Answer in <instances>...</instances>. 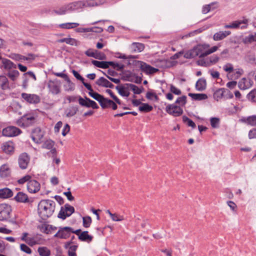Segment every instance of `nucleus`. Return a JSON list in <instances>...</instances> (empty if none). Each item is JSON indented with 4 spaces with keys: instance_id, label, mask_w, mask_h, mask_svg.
<instances>
[{
    "instance_id": "f257e3e1",
    "label": "nucleus",
    "mask_w": 256,
    "mask_h": 256,
    "mask_svg": "<svg viewBox=\"0 0 256 256\" xmlns=\"http://www.w3.org/2000/svg\"><path fill=\"white\" fill-rule=\"evenodd\" d=\"M56 208V202L50 200H41L38 206V212L40 217L42 220H46L54 214Z\"/></svg>"
},
{
    "instance_id": "f03ea898",
    "label": "nucleus",
    "mask_w": 256,
    "mask_h": 256,
    "mask_svg": "<svg viewBox=\"0 0 256 256\" xmlns=\"http://www.w3.org/2000/svg\"><path fill=\"white\" fill-rule=\"evenodd\" d=\"M223 70L228 72L227 76L229 80H237L243 74L244 70L239 68L234 70L232 64L227 63L223 66Z\"/></svg>"
},
{
    "instance_id": "7ed1b4c3",
    "label": "nucleus",
    "mask_w": 256,
    "mask_h": 256,
    "mask_svg": "<svg viewBox=\"0 0 256 256\" xmlns=\"http://www.w3.org/2000/svg\"><path fill=\"white\" fill-rule=\"evenodd\" d=\"M12 206L6 204H0V221H8L10 218Z\"/></svg>"
},
{
    "instance_id": "20e7f679",
    "label": "nucleus",
    "mask_w": 256,
    "mask_h": 256,
    "mask_svg": "<svg viewBox=\"0 0 256 256\" xmlns=\"http://www.w3.org/2000/svg\"><path fill=\"white\" fill-rule=\"evenodd\" d=\"M36 122V118L31 114H25L17 120V124L22 127H28Z\"/></svg>"
},
{
    "instance_id": "39448f33",
    "label": "nucleus",
    "mask_w": 256,
    "mask_h": 256,
    "mask_svg": "<svg viewBox=\"0 0 256 256\" xmlns=\"http://www.w3.org/2000/svg\"><path fill=\"white\" fill-rule=\"evenodd\" d=\"M166 111L169 114L175 117L179 116L183 113V110L180 106L176 104H168L166 108Z\"/></svg>"
},
{
    "instance_id": "423d86ee",
    "label": "nucleus",
    "mask_w": 256,
    "mask_h": 256,
    "mask_svg": "<svg viewBox=\"0 0 256 256\" xmlns=\"http://www.w3.org/2000/svg\"><path fill=\"white\" fill-rule=\"evenodd\" d=\"M60 82L57 79L49 80L48 83L49 91L54 95L58 94L60 92Z\"/></svg>"
},
{
    "instance_id": "0eeeda50",
    "label": "nucleus",
    "mask_w": 256,
    "mask_h": 256,
    "mask_svg": "<svg viewBox=\"0 0 256 256\" xmlns=\"http://www.w3.org/2000/svg\"><path fill=\"white\" fill-rule=\"evenodd\" d=\"M72 228L70 226L60 227L58 232L54 235V238L60 239H67L72 234Z\"/></svg>"
},
{
    "instance_id": "6e6552de",
    "label": "nucleus",
    "mask_w": 256,
    "mask_h": 256,
    "mask_svg": "<svg viewBox=\"0 0 256 256\" xmlns=\"http://www.w3.org/2000/svg\"><path fill=\"white\" fill-rule=\"evenodd\" d=\"M22 133L21 130L14 126H9L2 130V134L4 136L14 137Z\"/></svg>"
},
{
    "instance_id": "1a4fd4ad",
    "label": "nucleus",
    "mask_w": 256,
    "mask_h": 256,
    "mask_svg": "<svg viewBox=\"0 0 256 256\" xmlns=\"http://www.w3.org/2000/svg\"><path fill=\"white\" fill-rule=\"evenodd\" d=\"M21 96L25 102L30 104H38L40 101V97L36 94L23 92L21 94Z\"/></svg>"
},
{
    "instance_id": "9d476101",
    "label": "nucleus",
    "mask_w": 256,
    "mask_h": 256,
    "mask_svg": "<svg viewBox=\"0 0 256 256\" xmlns=\"http://www.w3.org/2000/svg\"><path fill=\"white\" fill-rule=\"evenodd\" d=\"M78 100L80 104L82 106L92 108L94 109H98L99 108L96 102L86 96H85L84 98L80 96H79Z\"/></svg>"
},
{
    "instance_id": "9b49d317",
    "label": "nucleus",
    "mask_w": 256,
    "mask_h": 256,
    "mask_svg": "<svg viewBox=\"0 0 256 256\" xmlns=\"http://www.w3.org/2000/svg\"><path fill=\"white\" fill-rule=\"evenodd\" d=\"M30 158L26 152L21 154L18 158V162L20 168L22 170L26 169L30 162Z\"/></svg>"
},
{
    "instance_id": "f8f14e48",
    "label": "nucleus",
    "mask_w": 256,
    "mask_h": 256,
    "mask_svg": "<svg viewBox=\"0 0 256 256\" xmlns=\"http://www.w3.org/2000/svg\"><path fill=\"white\" fill-rule=\"evenodd\" d=\"M44 135V132L42 130L36 128L32 130L30 137L34 142L38 144L41 142Z\"/></svg>"
},
{
    "instance_id": "ddd939ff",
    "label": "nucleus",
    "mask_w": 256,
    "mask_h": 256,
    "mask_svg": "<svg viewBox=\"0 0 256 256\" xmlns=\"http://www.w3.org/2000/svg\"><path fill=\"white\" fill-rule=\"evenodd\" d=\"M139 67L143 72L146 74H153L158 71V68H154L146 62L138 61Z\"/></svg>"
},
{
    "instance_id": "4468645a",
    "label": "nucleus",
    "mask_w": 256,
    "mask_h": 256,
    "mask_svg": "<svg viewBox=\"0 0 256 256\" xmlns=\"http://www.w3.org/2000/svg\"><path fill=\"white\" fill-rule=\"evenodd\" d=\"M40 184L34 180H30L27 184V189L29 192L34 194L40 190Z\"/></svg>"
},
{
    "instance_id": "2eb2a0df",
    "label": "nucleus",
    "mask_w": 256,
    "mask_h": 256,
    "mask_svg": "<svg viewBox=\"0 0 256 256\" xmlns=\"http://www.w3.org/2000/svg\"><path fill=\"white\" fill-rule=\"evenodd\" d=\"M86 5L82 1H78L66 5L68 12H74L82 8Z\"/></svg>"
},
{
    "instance_id": "dca6fc26",
    "label": "nucleus",
    "mask_w": 256,
    "mask_h": 256,
    "mask_svg": "<svg viewBox=\"0 0 256 256\" xmlns=\"http://www.w3.org/2000/svg\"><path fill=\"white\" fill-rule=\"evenodd\" d=\"M2 151L7 154L12 155L14 152V144L10 141L6 142L2 145Z\"/></svg>"
},
{
    "instance_id": "f3484780",
    "label": "nucleus",
    "mask_w": 256,
    "mask_h": 256,
    "mask_svg": "<svg viewBox=\"0 0 256 256\" xmlns=\"http://www.w3.org/2000/svg\"><path fill=\"white\" fill-rule=\"evenodd\" d=\"M11 175V170L8 164L0 166V178L2 179L8 178Z\"/></svg>"
},
{
    "instance_id": "a211bd4d",
    "label": "nucleus",
    "mask_w": 256,
    "mask_h": 256,
    "mask_svg": "<svg viewBox=\"0 0 256 256\" xmlns=\"http://www.w3.org/2000/svg\"><path fill=\"white\" fill-rule=\"evenodd\" d=\"M128 83H126L120 86H117L116 87V90H118V94L122 96L128 97L130 96V88L129 86H127Z\"/></svg>"
},
{
    "instance_id": "6ab92c4d",
    "label": "nucleus",
    "mask_w": 256,
    "mask_h": 256,
    "mask_svg": "<svg viewBox=\"0 0 256 256\" xmlns=\"http://www.w3.org/2000/svg\"><path fill=\"white\" fill-rule=\"evenodd\" d=\"M231 34V32L230 30L224 31H218L216 32L213 36V40L214 41H220L223 40L226 38L228 36Z\"/></svg>"
},
{
    "instance_id": "aec40b11",
    "label": "nucleus",
    "mask_w": 256,
    "mask_h": 256,
    "mask_svg": "<svg viewBox=\"0 0 256 256\" xmlns=\"http://www.w3.org/2000/svg\"><path fill=\"white\" fill-rule=\"evenodd\" d=\"M14 200L18 202L28 203L30 200L28 195L22 192H18L14 197Z\"/></svg>"
},
{
    "instance_id": "412c9836",
    "label": "nucleus",
    "mask_w": 256,
    "mask_h": 256,
    "mask_svg": "<svg viewBox=\"0 0 256 256\" xmlns=\"http://www.w3.org/2000/svg\"><path fill=\"white\" fill-rule=\"evenodd\" d=\"M96 84L99 86L104 88H112L114 85L104 77H100L96 82Z\"/></svg>"
},
{
    "instance_id": "4be33fe9",
    "label": "nucleus",
    "mask_w": 256,
    "mask_h": 256,
    "mask_svg": "<svg viewBox=\"0 0 256 256\" xmlns=\"http://www.w3.org/2000/svg\"><path fill=\"white\" fill-rule=\"evenodd\" d=\"M192 50L194 52V58L198 56L200 58H204L206 56L205 55L206 50L204 51V48L202 46H198L194 47Z\"/></svg>"
},
{
    "instance_id": "5701e85b",
    "label": "nucleus",
    "mask_w": 256,
    "mask_h": 256,
    "mask_svg": "<svg viewBox=\"0 0 256 256\" xmlns=\"http://www.w3.org/2000/svg\"><path fill=\"white\" fill-rule=\"evenodd\" d=\"M13 196L12 191L8 188L0 189V198L6 199Z\"/></svg>"
},
{
    "instance_id": "b1692460",
    "label": "nucleus",
    "mask_w": 256,
    "mask_h": 256,
    "mask_svg": "<svg viewBox=\"0 0 256 256\" xmlns=\"http://www.w3.org/2000/svg\"><path fill=\"white\" fill-rule=\"evenodd\" d=\"M242 24H245L244 21H235L230 24L224 25V28H238L240 27L241 28H244L246 27L244 24L241 26Z\"/></svg>"
},
{
    "instance_id": "393cba45",
    "label": "nucleus",
    "mask_w": 256,
    "mask_h": 256,
    "mask_svg": "<svg viewBox=\"0 0 256 256\" xmlns=\"http://www.w3.org/2000/svg\"><path fill=\"white\" fill-rule=\"evenodd\" d=\"M2 64L0 66L2 68L6 70H10L12 68H16V65L14 64L12 61L7 58L2 59Z\"/></svg>"
},
{
    "instance_id": "a878e982",
    "label": "nucleus",
    "mask_w": 256,
    "mask_h": 256,
    "mask_svg": "<svg viewBox=\"0 0 256 256\" xmlns=\"http://www.w3.org/2000/svg\"><path fill=\"white\" fill-rule=\"evenodd\" d=\"M78 239L82 242L90 243L92 240L93 236L89 235L88 231H84L81 232L78 236Z\"/></svg>"
},
{
    "instance_id": "bb28decb",
    "label": "nucleus",
    "mask_w": 256,
    "mask_h": 256,
    "mask_svg": "<svg viewBox=\"0 0 256 256\" xmlns=\"http://www.w3.org/2000/svg\"><path fill=\"white\" fill-rule=\"evenodd\" d=\"M92 63L96 66L102 68H109L110 64L112 63L106 61H98L96 60H92Z\"/></svg>"
},
{
    "instance_id": "cd10ccee",
    "label": "nucleus",
    "mask_w": 256,
    "mask_h": 256,
    "mask_svg": "<svg viewBox=\"0 0 256 256\" xmlns=\"http://www.w3.org/2000/svg\"><path fill=\"white\" fill-rule=\"evenodd\" d=\"M206 82L204 78H201L198 79L196 84V88L198 91H203L206 88Z\"/></svg>"
},
{
    "instance_id": "c85d7f7f",
    "label": "nucleus",
    "mask_w": 256,
    "mask_h": 256,
    "mask_svg": "<svg viewBox=\"0 0 256 256\" xmlns=\"http://www.w3.org/2000/svg\"><path fill=\"white\" fill-rule=\"evenodd\" d=\"M0 88L3 90L10 88L8 79L5 76H0Z\"/></svg>"
},
{
    "instance_id": "c756f323",
    "label": "nucleus",
    "mask_w": 256,
    "mask_h": 256,
    "mask_svg": "<svg viewBox=\"0 0 256 256\" xmlns=\"http://www.w3.org/2000/svg\"><path fill=\"white\" fill-rule=\"evenodd\" d=\"M218 7V2H212L209 4L204 6L202 8V12L203 14H207L208 12L211 10H214Z\"/></svg>"
},
{
    "instance_id": "7c9ffc66",
    "label": "nucleus",
    "mask_w": 256,
    "mask_h": 256,
    "mask_svg": "<svg viewBox=\"0 0 256 256\" xmlns=\"http://www.w3.org/2000/svg\"><path fill=\"white\" fill-rule=\"evenodd\" d=\"M88 94L93 98L97 100L99 102L101 106H102V105H103V104L102 102V100L104 98V96L102 95H101L98 93L94 92V90H92V92H88Z\"/></svg>"
},
{
    "instance_id": "2f4dec72",
    "label": "nucleus",
    "mask_w": 256,
    "mask_h": 256,
    "mask_svg": "<svg viewBox=\"0 0 256 256\" xmlns=\"http://www.w3.org/2000/svg\"><path fill=\"white\" fill-rule=\"evenodd\" d=\"M188 96L196 100H204L208 98V96L204 94H192L189 93Z\"/></svg>"
},
{
    "instance_id": "473e14b6",
    "label": "nucleus",
    "mask_w": 256,
    "mask_h": 256,
    "mask_svg": "<svg viewBox=\"0 0 256 256\" xmlns=\"http://www.w3.org/2000/svg\"><path fill=\"white\" fill-rule=\"evenodd\" d=\"M78 111V108L76 106H72L65 110V114L66 117L71 118L74 116Z\"/></svg>"
},
{
    "instance_id": "72a5a7b5",
    "label": "nucleus",
    "mask_w": 256,
    "mask_h": 256,
    "mask_svg": "<svg viewBox=\"0 0 256 256\" xmlns=\"http://www.w3.org/2000/svg\"><path fill=\"white\" fill-rule=\"evenodd\" d=\"M10 57L12 60L18 62H22L30 60V58L18 54H12Z\"/></svg>"
},
{
    "instance_id": "f704fd0d",
    "label": "nucleus",
    "mask_w": 256,
    "mask_h": 256,
    "mask_svg": "<svg viewBox=\"0 0 256 256\" xmlns=\"http://www.w3.org/2000/svg\"><path fill=\"white\" fill-rule=\"evenodd\" d=\"M126 86H129L130 90H132L134 94H140L144 90L142 86L138 88V86L132 84L128 83V84Z\"/></svg>"
},
{
    "instance_id": "c9c22d12",
    "label": "nucleus",
    "mask_w": 256,
    "mask_h": 256,
    "mask_svg": "<svg viewBox=\"0 0 256 256\" xmlns=\"http://www.w3.org/2000/svg\"><path fill=\"white\" fill-rule=\"evenodd\" d=\"M60 43L66 42L71 46H77V40L73 38H63L58 40Z\"/></svg>"
},
{
    "instance_id": "e433bc0d",
    "label": "nucleus",
    "mask_w": 256,
    "mask_h": 256,
    "mask_svg": "<svg viewBox=\"0 0 256 256\" xmlns=\"http://www.w3.org/2000/svg\"><path fill=\"white\" fill-rule=\"evenodd\" d=\"M226 92V90L224 88H220L216 90L214 94V98L218 100L224 96V94Z\"/></svg>"
},
{
    "instance_id": "4c0bfd02",
    "label": "nucleus",
    "mask_w": 256,
    "mask_h": 256,
    "mask_svg": "<svg viewBox=\"0 0 256 256\" xmlns=\"http://www.w3.org/2000/svg\"><path fill=\"white\" fill-rule=\"evenodd\" d=\"M38 252L40 256H50V250L46 246L39 247Z\"/></svg>"
},
{
    "instance_id": "58836bf2",
    "label": "nucleus",
    "mask_w": 256,
    "mask_h": 256,
    "mask_svg": "<svg viewBox=\"0 0 256 256\" xmlns=\"http://www.w3.org/2000/svg\"><path fill=\"white\" fill-rule=\"evenodd\" d=\"M79 24L76 22H68L59 25V27L64 29H70L77 27Z\"/></svg>"
},
{
    "instance_id": "ea45409f",
    "label": "nucleus",
    "mask_w": 256,
    "mask_h": 256,
    "mask_svg": "<svg viewBox=\"0 0 256 256\" xmlns=\"http://www.w3.org/2000/svg\"><path fill=\"white\" fill-rule=\"evenodd\" d=\"M242 42L245 44H250L256 42V33L254 34H250L243 38Z\"/></svg>"
},
{
    "instance_id": "a19ab883",
    "label": "nucleus",
    "mask_w": 256,
    "mask_h": 256,
    "mask_svg": "<svg viewBox=\"0 0 256 256\" xmlns=\"http://www.w3.org/2000/svg\"><path fill=\"white\" fill-rule=\"evenodd\" d=\"M139 110L142 112H148L152 111L153 109L152 106L149 105L148 104L142 103L141 106L138 108Z\"/></svg>"
},
{
    "instance_id": "79ce46f5",
    "label": "nucleus",
    "mask_w": 256,
    "mask_h": 256,
    "mask_svg": "<svg viewBox=\"0 0 256 256\" xmlns=\"http://www.w3.org/2000/svg\"><path fill=\"white\" fill-rule=\"evenodd\" d=\"M132 48L136 52H141L144 48V46L143 44L140 42H134L132 44Z\"/></svg>"
},
{
    "instance_id": "37998d69",
    "label": "nucleus",
    "mask_w": 256,
    "mask_h": 256,
    "mask_svg": "<svg viewBox=\"0 0 256 256\" xmlns=\"http://www.w3.org/2000/svg\"><path fill=\"white\" fill-rule=\"evenodd\" d=\"M20 73L17 70L10 71L8 74V76L12 81H15L18 76Z\"/></svg>"
},
{
    "instance_id": "c03bdc74",
    "label": "nucleus",
    "mask_w": 256,
    "mask_h": 256,
    "mask_svg": "<svg viewBox=\"0 0 256 256\" xmlns=\"http://www.w3.org/2000/svg\"><path fill=\"white\" fill-rule=\"evenodd\" d=\"M26 242L30 246H34L36 244H38V238L37 236L33 237H28Z\"/></svg>"
},
{
    "instance_id": "a18cd8bd",
    "label": "nucleus",
    "mask_w": 256,
    "mask_h": 256,
    "mask_svg": "<svg viewBox=\"0 0 256 256\" xmlns=\"http://www.w3.org/2000/svg\"><path fill=\"white\" fill-rule=\"evenodd\" d=\"M102 101L103 105H102V106L101 107L103 109L110 108L112 104L114 102L113 100L104 97V98Z\"/></svg>"
},
{
    "instance_id": "49530a36",
    "label": "nucleus",
    "mask_w": 256,
    "mask_h": 256,
    "mask_svg": "<svg viewBox=\"0 0 256 256\" xmlns=\"http://www.w3.org/2000/svg\"><path fill=\"white\" fill-rule=\"evenodd\" d=\"M247 98L250 101L256 102V89L251 90L247 94Z\"/></svg>"
},
{
    "instance_id": "de8ad7c7",
    "label": "nucleus",
    "mask_w": 256,
    "mask_h": 256,
    "mask_svg": "<svg viewBox=\"0 0 256 256\" xmlns=\"http://www.w3.org/2000/svg\"><path fill=\"white\" fill-rule=\"evenodd\" d=\"M182 121L186 123L188 126H191L193 128H196L195 123L186 116H182Z\"/></svg>"
},
{
    "instance_id": "09e8293b",
    "label": "nucleus",
    "mask_w": 256,
    "mask_h": 256,
    "mask_svg": "<svg viewBox=\"0 0 256 256\" xmlns=\"http://www.w3.org/2000/svg\"><path fill=\"white\" fill-rule=\"evenodd\" d=\"M68 214V212L66 211V208L64 206V208L62 207L60 210L58 214V217L60 218H61L63 220H65L68 216H66V214Z\"/></svg>"
},
{
    "instance_id": "8fccbe9b",
    "label": "nucleus",
    "mask_w": 256,
    "mask_h": 256,
    "mask_svg": "<svg viewBox=\"0 0 256 256\" xmlns=\"http://www.w3.org/2000/svg\"><path fill=\"white\" fill-rule=\"evenodd\" d=\"M92 222V218L89 216H84L82 218V224L86 228H88L90 226Z\"/></svg>"
},
{
    "instance_id": "3c124183",
    "label": "nucleus",
    "mask_w": 256,
    "mask_h": 256,
    "mask_svg": "<svg viewBox=\"0 0 256 256\" xmlns=\"http://www.w3.org/2000/svg\"><path fill=\"white\" fill-rule=\"evenodd\" d=\"M220 118H212L210 120V124L212 128H218L220 124Z\"/></svg>"
},
{
    "instance_id": "603ef678",
    "label": "nucleus",
    "mask_w": 256,
    "mask_h": 256,
    "mask_svg": "<svg viewBox=\"0 0 256 256\" xmlns=\"http://www.w3.org/2000/svg\"><path fill=\"white\" fill-rule=\"evenodd\" d=\"M186 103V96H182L178 97L176 100L174 104H178L181 106H184Z\"/></svg>"
},
{
    "instance_id": "864d4df0",
    "label": "nucleus",
    "mask_w": 256,
    "mask_h": 256,
    "mask_svg": "<svg viewBox=\"0 0 256 256\" xmlns=\"http://www.w3.org/2000/svg\"><path fill=\"white\" fill-rule=\"evenodd\" d=\"M106 92L110 94V97L118 104H121V100L116 96H115L113 92L110 89H107L106 90Z\"/></svg>"
},
{
    "instance_id": "5fc2aeb1",
    "label": "nucleus",
    "mask_w": 256,
    "mask_h": 256,
    "mask_svg": "<svg viewBox=\"0 0 256 256\" xmlns=\"http://www.w3.org/2000/svg\"><path fill=\"white\" fill-rule=\"evenodd\" d=\"M48 226L49 224H42L38 226V228L41 232L46 234H49L50 232Z\"/></svg>"
},
{
    "instance_id": "6e6d98bb",
    "label": "nucleus",
    "mask_w": 256,
    "mask_h": 256,
    "mask_svg": "<svg viewBox=\"0 0 256 256\" xmlns=\"http://www.w3.org/2000/svg\"><path fill=\"white\" fill-rule=\"evenodd\" d=\"M110 62L112 63V64H110V66H112L113 68L116 69L118 71H121L124 68V66L122 64H119L114 62Z\"/></svg>"
},
{
    "instance_id": "4d7b16f0",
    "label": "nucleus",
    "mask_w": 256,
    "mask_h": 256,
    "mask_svg": "<svg viewBox=\"0 0 256 256\" xmlns=\"http://www.w3.org/2000/svg\"><path fill=\"white\" fill-rule=\"evenodd\" d=\"M83 3H85L84 6H96L99 5L98 3L96 2V0H88L82 1Z\"/></svg>"
},
{
    "instance_id": "13d9d810",
    "label": "nucleus",
    "mask_w": 256,
    "mask_h": 256,
    "mask_svg": "<svg viewBox=\"0 0 256 256\" xmlns=\"http://www.w3.org/2000/svg\"><path fill=\"white\" fill-rule=\"evenodd\" d=\"M68 12L66 7L65 6L61 7L58 10H54V12L58 15H62L66 14V12Z\"/></svg>"
},
{
    "instance_id": "bf43d9fd",
    "label": "nucleus",
    "mask_w": 256,
    "mask_h": 256,
    "mask_svg": "<svg viewBox=\"0 0 256 256\" xmlns=\"http://www.w3.org/2000/svg\"><path fill=\"white\" fill-rule=\"evenodd\" d=\"M248 124L252 126H256V116L253 115L248 117Z\"/></svg>"
},
{
    "instance_id": "052dcab7",
    "label": "nucleus",
    "mask_w": 256,
    "mask_h": 256,
    "mask_svg": "<svg viewBox=\"0 0 256 256\" xmlns=\"http://www.w3.org/2000/svg\"><path fill=\"white\" fill-rule=\"evenodd\" d=\"M31 180V176L30 175H26L18 180V182L20 184H22L26 182H28Z\"/></svg>"
},
{
    "instance_id": "680f3d73",
    "label": "nucleus",
    "mask_w": 256,
    "mask_h": 256,
    "mask_svg": "<svg viewBox=\"0 0 256 256\" xmlns=\"http://www.w3.org/2000/svg\"><path fill=\"white\" fill-rule=\"evenodd\" d=\"M64 207L68 213V214H66V216H68L69 217L74 212V208L72 206H70L69 204H66L64 205Z\"/></svg>"
},
{
    "instance_id": "e2e57ef3",
    "label": "nucleus",
    "mask_w": 256,
    "mask_h": 256,
    "mask_svg": "<svg viewBox=\"0 0 256 256\" xmlns=\"http://www.w3.org/2000/svg\"><path fill=\"white\" fill-rule=\"evenodd\" d=\"M20 250L26 254H30L32 253V250L26 244H21L20 246Z\"/></svg>"
},
{
    "instance_id": "0e129e2a",
    "label": "nucleus",
    "mask_w": 256,
    "mask_h": 256,
    "mask_svg": "<svg viewBox=\"0 0 256 256\" xmlns=\"http://www.w3.org/2000/svg\"><path fill=\"white\" fill-rule=\"evenodd\" d=\"M54 146V142L52 140H46L44 144L43 147L48 150L52 149Z\"/></svg>"
},
{
    "instance_id": "69168bd1",
    "label": "nucleus",
    "mask_w": 256,
    "mask_h": 256,
    "mask_svg": "<svg viewBox=\"0 0 256 256\" xmlns=\"http://www.w3.org/2000/svg\"><path fill=\"white\" fill-rule=\"evenodd\" d=\"M94 55L95 56L94 58L96 59H98L100 60H102L104 58L105 56L103 53L100 52H98V50H95L94 52Z\"/></svg>"
},
{
    "instance_id": "338daca9",
    "label": "nucleus",
    "mask_w": 256,
    "mask_h": 256,
    "mask_svg": "<svg viewBox=\"0 0 256 256\" xmlns=\"http://www.w3.org/2000/svg\"><path fill=\"white\" fill-rule=\"evenodd\" d=\"M248 136L250 139H256V128L250 130L248 132Z\"/></svg>"
},
{
    "instance_id": "774afa93",
    "label": "nucleus",
    "mask_w": 256,
    "mask_h": 256,
    "mask_svg": "<svg viewBox=\"0 0 256 256\" xmlns=\"http://www.w3.org/2000/svg\"><path fill=\"white\" fill-rule=\"evenodd\" d=\"M170 90L172 92L176 95H180L182 93L180 90L177 88L176 86L172 84L170 86Z\"/></svg>"
}]
</instances>
